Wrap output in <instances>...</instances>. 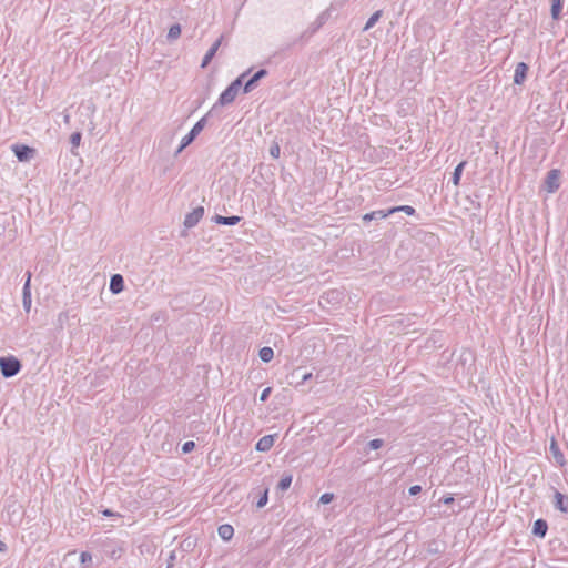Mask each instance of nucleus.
Returning <instances> with one entry per match:
<instances>
[{
  "label": "nucleus",
  "mask_w": 568,
  "mask_h": 568,
  "mask_svg": "<svg viewBox=\"0 0 568 568\" xmlns=\"http://www.w3.org/2000/svg\"><path fill=\"white\" fill-rule=\"evenodd\" d=\"M467 162L466 161H462L454 170V173H453V176H452V182L454 185H459V182H460V178H462V174H463V170L464 168L466 166Z\"/></svg>",
  "instance_id": "obj_18"
},
{
  "label": "nucleus",
  "mask_w": 568,
  "mask_h": 568,
  "mask_svg": "<svg viewBox=\"0 0 568 568\" xmlns=\"http://www.w3.org/2000/svg\"><path fill=\"white\" fill-rule=\"evenodd\" d=\"M528 72V65L525 62H519L516 65L515 74H514V83L521 84L526 80Z\"/></svg>",
  "instance_id": "obj_8"
},
{
  "label": "nucleus",
  "mask_w": 568,
  "mask_h": 568,
  "mask_svg": "<svg viewBox=\"0 0 568 568\" xmlns=\"http://www.w3.org/2000/svg\"><path fill=\"white\" fill-rule=\"evenodd\" d=\"M312 378V373H305L302 375V383H305L306 381Z\"/></svg>",
  "instance_id": "obj_39"
},
{
  "label": "nucleus",
  "mask_w": 568,
  "mask_h": 568,
  "mask_svg": "<svg viewBox=\"0 0 568 568\" xmlns=\"http://www.w3.org/2000/svg\"><path fill=\"white\" fill-rule=\"evenodd\" d=\"M267 493H268V490L265 489L263 495L258 498V500L256 503L257 508H262L267 504V500H268Z\"/></svg>",
  "instance_id": "obj_29"
},
{
  "label": "nucleus",
  "mask_w": 568,
  "mask_h": 568,
  "mask_svg": "<svg viewBox=\"0 0 568 568\" xmlns=\"http://www.w3.org/2000/svg\"><path fill=\"white\" fill-rule=\"evenodd\" d=\"M81 138L82 135L80 132H74L71 134L70 143L72 144V148H78L80 145Z\"/></svg>",
  "instance_id": "obj_26"
},
{
  "label": "nucleus",
  "mask_w": 568,
  "mask_h": 568,
  "mask_svg": "<svg viewBox=\"0 0 568 568\" xmlns=\"http://www.w3.org/2000/svg\"><path fill=\"white\" fill-rule=\"evenodd\" d=\"M80 561H81V564H89V562H91V561H92V556H91V554H90V552H88V551H83V552H81V555H80Z\"/></svg>",
  "instance_id": "obj_32"
},
{
  "label": "nucleus",
  "mask_w": 568,
  "mask_h": 568,
  "mask_svg": "<svg viewBox=\"0 0 568 568\" xmlns=\"http://www.w3.org/2000/svg\"><path fill=\"white\" fill-rule=\"evenodd\" d=\"M381 17H382V10H377L376 12H374L367 20V22L364 27V31H367L371 28H373L375 26V23L379 20Z\"/></svg>",
  "instance_id": "obj_23"
},
{
  "label": "nucleus",
  "mask_w": 568,
  "mask_h": 568,
  "mask_svg": "<svg viewBox=\"0 0 568 568\" xmlns=\"http://www.w3.org/2000/svg\"><path fill=\"white\" fill-rule=\"evenodd\" d=\"M31 303H32L31 294H28V293L22 294V304H23V308L26 310V312H30Z\"/></svg>",
  "instance_id": "obj_27"
},
{
  "label": "nucleus",
  "mask_w": 568,
  "mask_h": 568,
  "mask_svg": "<svg viewBox=\"0 0 568 568\" xmlns=\"http://www.w3.org/2000/svg\"><path fill=\"white\" fill-rule=\"evenodd\" d=\"M217 534L221 539L229 541L234 535V528L229 524H223L217 528Z\"/></svg>",
  "instance_id": "obj_17"
},
{
  "label": "nucleus",
  "mask_w": 568,
  "mask_h": 568,
  "mask_svg": "<svg viewBox=\"0 0 568 568\" xmlns=\"http://www.w3.org/2000/svg\"><path fill=\"white\" fill-rule=\"evenodd\" d=\"M267 75V70L265 69H260L257 72H255L253 74V77H251L246 82L245 84L243 85V92L244 93H248L251 92L257 84V82L263 79L264 77Z\"/></svg>",
  "instance_id": "obj_7"
},
{
  "label": "nucleus",
  "mask_w": 568,
  "mask_h": 568,
  "mask_svg": "<svg viewBox=\"0 0 568 568\" xmlns=\"http://www.w3.org/2000/svg\"><path fill=\"white\" fill-rule=\"evenodd\" d=\"M204 215V207L197 206L192 212L187 213L184 219V226L186 229L194 227Z\"/></svg>",
  "instance_id": "obj_6"
},
{
  "label": "nucleus",
  "mask_w": 568,
  "mask_h": 568,
  "mask_svg": "<svg viewBox=\"0 0 568 568\" xmlns=\"http://www.w3.org/2000/svg\"><path fill=\"white\" fill-rule=\"evenodd\" d=\"M548 530V524L545 519H537L534 523L532 534L537 537L544 538Z\"/></svg>",
  "instance_id": "obj_13"
},
{
  "label": "nucleus",
  "mask_w": 568,
  "mask_h": 568,
  "mask_svg": "<svg viewBox=\"0 0 568 568\" xmlns=\"http://www.w3.org/2000/svg\"><path fill=\"white\" fill-rule=\"evenodd\" d=\"M384 445V440L381 439V438H375V439H372L367 443V447L369 449H379L381 447H383Z\"/></svg>",
  "instance_id": "obj_25"
},
{
  "label": "nucleus",
  "mask_w": 568,
  "mask_h": 568,
  "mask_svg": "<svg viewBox=\"0 0 568 568\" xmlns=\"http://www.w3.org/2000/svg\"><path fill=\"white\" fill-rule=\"evenodd\" d=\"M549 450H550V453L552 454V456H554V458H555L556 463H557L558 465H560V466H564V465H565V462H566V460H565V456H564V454L561 453V450H560V448H559V446H558V444L556 443V440H555V439H552V440H551L550 446H549Z\"/></svg>",
  "instance_id": "obj_15"
},
{
  "label": "nucleus",
  "mask_w": 568,
  "mask_h": 568,
  "mask_svg": "<svg viewBox=\"0 0 568 568\" xmlns=\"http://www.w3.org/2000/svg\"><path fill=\"white\" fill-rule=\"evenodd\" d=\"M11 149L17 159L21 162L29 161L36 153V150L33 148H30L24 144H13Z\"/></svg>",
  "instance_id": "obj_5"
},
{
  "label": "nucleus",
  "mask_w": 568,
  "mask_h": 568,
  "mask_svg": "<svg viewBox=\"0 0 568 568\" xmlns=\"http://www.w3.org/2000/svg\"><path fill=\"white\" fill-rule=\"evenodd\" d=\"M22 368L21 362L13 355L0 357V371L4 378H10L19 374Z\"/></svg>",
  "instance_id": "obj_2"
},
{
  "label": "nucleus",
  "mask_w": 568,
  "mask_h": 568,
  "mask_svg": "<svg viewBox=\"0 0 568 568\" xmlns=\"http://www.w3.org/2000/svg\"><path fill=\"white\" fill-rule=\"evenodd\" d=\"M322 24H323V17L321 16V17H318V19H317L316 24L312 27V29H311V33L316 32V31L318 30V28H321V26H322Z\"/></svg>",
  "instance_id": "obj_36"
},
{
  "label": "nucleus",
  "mask_w": 568,
  "mask_h": 568,
  "mask_svg": "<svg viewBox=\"0 0 568 568\" xmlns=\"http://www.w3.org/2000/svg\"><path fill=\"white\" fill-rule=\"evenodd\" d=\"M442 501H443L445 505H449V504L454 503V497H453V496L444 497V498L442 499Z\"/></svg>",
  "instance_id": "obj_37"
},
{
  "label": "nucleus",
  "mask_w": 568,
  "mask_h": 568,
  "mask_svg": "<svg viewBox=\"0 0 568 568\" xmlns=\"http://www.w3.org/2000/svg\"><path fill=\"white\" fill-rule=\"evenodd\" d=\"M6 549V544L0 540V551H3Z\"/></svg>",
  "instance_id": "obj_41"
},
{
  "label": "nucleus",
  "mask_w": 568,
  "mask_h": 568,
  "mask_svg": "<svg viewBox=\"0 0 568 568\" xmlns=\"http://www.w3.org/2000/svg\"><path fill=\"white\" fill-rule=\"evenodd\" d=\"M326 295H327V297L331 296V300H334L339 296V293L337 291H332V292H328Z\"/></svg>",
  "instance_id": "obj_38"
},
{
  "label": "nucleus",
  "mask_w": 568,
  "mask_h": 568,
  "mask_svg": "<svg viewBox=\"0 0 568 568\" xmlns=\"http://www.w3.org/2000/svg\"><path fill=\"white\" fill-rule=\"evenodd\" d=\"M389 215H390V213H388V210H377V211H373L371 213L364 214L363 221L369 222L373 220H382V219L388 217Z\"/></svg>",
  "instance_id": "obj_16"
},
{
  "label": "nucleus",
  "mask_w": 568,
  "mask_h": 568,
  "mask_svg": "<svg viewBox=\"0 0 568 568\" xmlns=\"http://www.w3.org/2000/svg\"><path fill=\"white\" fill-rule=\"evenodd\" d=\"M275 442V435H265L258 439L255 445L257 452H267L272 448Z\"/></svg>",
  "instance_id": "obj_9"
},
{
  "label": "nucleus",
  "mask_w": 568,
  "mask_h": 568,
  "mask_svg": "<svg viewBox=\"0 0 568 568\" xmlns=\"http://www.w3.org/2000/svg\"><path fill=\"white\" fill-rule=\"evenodd\" d=\"M124 288V280L121 274H113L110 280V291L113 294H119Z\"/></svg>",
  "instance_id": "obj_12"
},
{
  "label": "nucleus",
  "mask_w": 568,
  "mask_h": 568,
  "mask_svg": "<svg viewBox=\"0 0 568 568\" xmlns=\"http://www.w3.org/2000/svg\"><path fill=\"white\" fill-rule=\"evenodd\" d=\"M561 172L558 169L550 170L545 179V190L548 193H555L560 186Z\"/></svg>",
  "instance_id": "obj_4"
},
{
  "label": "nucleus",
  "mask_w": 568,
  "mask_h": 568,
  "mask_svg": "<svg viewBox=\"0 0 568 568\" xmlns=\"http://www.w3.org/2000/svg\"><path fill=\"white\" fill-rule=\"evenodd\" d=\"M181 34V27L180 24H173L168 32V38L171 40L178 39Z\"/></svg>",
  "instance_id": "obj_24"
},
{
  "label": "nucleus",
  "mask_w": 568,
  "mask_h": 568,
  "mask_svg": "<svg viewBox=\"0 0 568 568\" xmlns=\"http://www.w3.org/2000/svg\"><path fill=\"white\" fill-rule=\"evenodd\" d=\"M102 514H103L105 517L115 516V514H114L112 510H110V509H104V510L102 511Z\"/></svg>",
  "instance_id": "obj_40"
},
{
  "label": "nucleus",
  "mask_w": 568,
  "mask_h": 568,
  "mask_svg": "<svg viewBox=\"0 0 568 568\" xmlns=\"http://www.w3.org/2000/svg\"><path fill=\"white\" fill-rule=\"evenodd\" d=\"M194 448H195V443H194V442H192V440L185 442V443L182 445V453H183V454H189V453H191Z\"/></svg>",
  "instance_id": "obj_28"
},
{
  "label": "nucleus",
  "mask_w": 568,
  "mask_h": 568,
  "mask_svg": "<svg viewBox=\"0 0 568 568\" xmlns=\"http://www.w3.org/2000/svg\"><path fill=\"white\" fill-rule=\"evenodd\" d=\"M408 491H409V495L416 496L422 491V487L419 485H414V486L409 487Z\"/></svg>",
  "instance_id": "obj_35"
},
{
  "label": "nucleus",
  "mask_w": 568,
  "mask_h": 568,
  "mask_svg": "<svg viewBox=\"0 0 568 568\" xmlns=\"http://www.w3.org/2000/svg\"><path fill=\"white\" fill-rule=\"evenodd\" d=\"M258 355H260V358L265 362V363H268L272 361L273 356H274V352L271 347L268 346H265V347H262L258 352Z\"/></svg>",
  "instance_id": "obj_20"
},
{
  "label": "nucleus",
  "mask_w": 568,
  "mask_h": 568,
  "mask_svg": "<svg viewBox=\"0 0 568 568\" xmlns=\"http://www.w3.org/2000/svg\"><path fill=\"white\" fill-rule=\"evenodd\" d=\"M174 557H175V556H174V554L172 552V554H171V556H170V558L173 560V559H174Z\"/></svg>",
  "instance_id": "obj_42"
},
{
  "label": "nucleus",
  "mask_w": 568,
  "mask_h": 568,
  "mask_svg": "<svg viewBox=\"0 0 568 568\" xmlns=\"http://www.w3.org/2000/svg\"><path fill=\"white\" fill-rule=\"evenodd\" d=\"M281 149L278 144H274L270 149V154L272 158L277 159L280 156Z\"/></svg>",
  "instance_id": "obj_33"
},
{
  "label": "nucleus",
  "mask_w": 568,
  "mask_h": 568,
  "mask_svg": "<svg viewBox=\"0 0 568 568\" xmlns=\"http://www.w3.org/2000/svg\"><path fill=\"white\" fill-rule=\"evenodd\" d=\"M396 212H404L406 213L407 215H414L415 214V209L410 205H400V206H395V207H392L388 210V213L394 214Z\"/></svg>",
  "instance_id": "obj_22"
},
{
  "label": "nucleus",
  "mask_w": 568,
  "mask_h": 568,
  "mask_svg": "<svg viewBox=\"0 0 568 568\" xmlns=\"http://www.w3.org/2000/svg\"><path fill=\"white\" fill-rule=\"evenodd\" d=\"M554 506L556 509L560 510L561 513L567 514L568 513V496L556 491L554 496Z\"/></svg>",
  "instance_id": "obj_10"
},
{
  "label": "nucleus",
  "mask_w": 568,
  "mask_h": 568,
  "mask_svg": "<svg viewBox=\"0 0 568 568\" xmlns=\"http://www.w3.org/2000/svg\"><path fill=\"white\" fill-rule=\"evenodd\" d=\"M248 73L250 70L243 72L220 94L217 100V103L220 105H227L235 100L241 87L243 85V80L246 78Z\"/></svg>",
  "instance_id": "obj_1"
},
{
  "label": "nucleus",
  "mask_w": 568,
  "mask_h": 568,
  "mask_svg": "<svg viewBox=\"0 0 568 568\" xmlns=\"http://www.w3.org/2000/svg\"><path fill=\"white\" fill-rule=\"evenodd\" d=\"M272 392V388L271 387H266L260 395V400L261 402H266L267 398L270 397V394Z\"/></svg>",
  "instance_id": "obj_34"
},
{
  "label": "nucleus",
  "mask_w": 568,
  "mask_h": 568,
  "mask_svg": "<svg viewBox=\"0 0 568 568\" xmlns=\"http://www.w3.org/2000/svg\"><path fill=\"white\" fill-rule=\"evenodd\" d=\"M292 480H293V476L292 475H285L281 478V480L278 481L277 484V490L280 491H285L290 488L291 484H292Z\"/></svg>",
  "instance_id": "obj_21"
},
{
  "label": "nucleus",
  "mask_w": 568,
  "mask_h": 568,
  "mask_svg": "<svg viewBox=\"0 0 568 568\" xmlns=\"http://www.w3.org/2000/svg\"><path fill=\"white\" fill-rule=\"evenodd\" d=\"M205 124H206V116H203L194 124V126L191 129V131L181 140L180 146L178 148L175 155L181 153L186 146H189L195 140V138L204 129Z\"/></svg>",
  "instance_id": "obj_3"
},
{
  "label": "nucleus",
  "mask_w": 568,
  "mask_h": 568,
  "mask_svg": "<svg viewBox=\"0 0 568 568\" xmlns=\"http://www.w3.org/2000/svg\"><path fill=\"white\" fill-rule=\"evenodd\" d=\"M222 39L223 37H220L213 44L212 47L207 50V52L205 53L203 60H202V63H201V67L202 68H205L209 65V63L211 62V60L213 59V57L215 55L216 51L219 50L221 43H222Z\"/></svg>",
  "instance_id": "obj_11"
},
{
  "label": "nucleus",
  "mask_w": 568,
  "mask_h": 568,
  "mask_svg": "<svg viewBox=\"0 0 568 568\" xmlns=\"http://www.w3.org/2000/svg\"><path fill=\"white\" fill-rule=\"evenodd\" d=\"M334 499V495L331 493H325L321 496L320 503L323 505L329 504Z\"/></svg>",
  "instance_id": "obj_30"
},
{
  "label": "nucleus",
  "mask_w": 568,
  "mask_h": 568,
  "mask_svg": "<svg viewBox=\"0 0 568 568\" xmlns=\"http://www.w3.org/2000/svg\"><path fill=\"white\" fill-rule=\"evenodd\" d=\"M28 277H27V281L23 285V288H22V294H31V288H30V281H31V273L28 272L27 273Z\"/></svg>",
  "instance_id": "obj_31"
},
{
  "label": "nucleus",
  "mask_w": 568,
  "mask_h": 568,
  "mask_svg": "<svg viewBox=\"0 0 568 568\" xmlns=\"http://www.w3.org/2000/svg\"><path fill=\"white\" fill-rule=\"evenodd\" d=\"M212 221L216 224L221 225H235L241 221V217L237 215L232 216H222V215H215L212 217Z\"/></svg>",
  "instance_id": "obj_14"
},
{
  "label": "nucleus",
  "mask_w": 568,
  "mask_h": 568,
  "mask_svg": "<svg viewBox=\"0 0 568 568\" xmlns=\"http://www.w3.org/2000/svg\"><path fill=\"white\" fill-rule=\"evenodd\" d=\"M562 9V0H551V17L552 19H559L560 12Z\"/></svg>",
  "instance_id": "obj_19"
}]
</instances>
